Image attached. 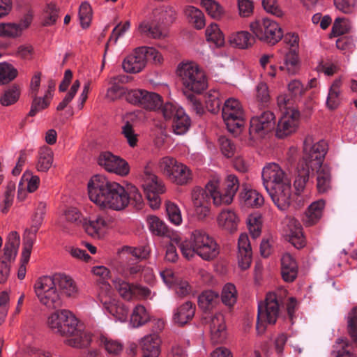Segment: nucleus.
Returning a JSON list of instances; mask_svg holds the SVG:
<instances>
[{
	"label": "nucleus",
	"mask_w": 357,
	"mask_h": 357,
	"mask_svg": "<svg viewBox=\"0 0 357 357\" xmlns=\"http://www.w3.org/2000/svg\"><path fill=\"white\" fill-rule=\"evenodd\" d=\"M89 196L91 202L104 209L121 211L129 204L130 199L135 207L141 208L142 195L134 185L128 188V192L119 183L109 181L102 175H95L88 183Z\"/></svg>",
	"instance_id": "1"
},
{
	"label": "nucleus",
	"mask_w": 357,
	"mask_h": 357,
	"mask_svg": "<svg viewBox=\"0 0 357 357\" xmlns=\"http://www.w3.org/2000/svg\"><path fill=\"white\" fill-rule=\"evenodd\" d=\"M328 151V144L324 140L316 143L312 136H307L303 142V155L297 166V176L294 185L296 193L304 192L309 181L310 173L324 160Z\"/></svg>",
	"instance_id": "2"
},
{
	"label": "nucleus",
	"mask_w": 357,
	"mask_h": 357,
	"mask_svg": "<svg viewBox=\"0 0 357 357\" xmlns=\"http://www.w3.org/2000/svg\"><path fill=\"white\" fill-rule=\"evenodd\" d=\"M179 248L183 256L188 260L197 255L204 260L211 261L219 254V247L216 242L201 229L192 231L190 236L180 243Z\"/></svg>",
	"instance_id": "3"
},
{
	"label": "nucleus",
	"mask_w": 357,
	"mask_h": 357,
	"mask_svg": "<svg viewBox=\"0 0 357 357\" xmlns=\"http://www.w3.org/2000/svg\"><path fill=\"white\" fill-rule=\"evenodd\" d=\"M176 74L188 91L200 94L208 87L204 71L195 63H181L177 67Z\"/></svg>",
	"instance_id": "4"
},
{
	"label": "nucleus",
	"mask_w": 357,
	"mask_h": 357,
	"mask_svg": "<svg viewBox=\"0 0 357 357\" xmlns=\"http://www.w3.org/2000/svg\"><path fill=\"white\" fill-rule=\"evenodd\" d=\"M158 168L171 182L176 185H185L192 181L191 169L174 158L169 156L162 158L158 162Z\"/></svg>",
	"instance_id": "5"
},
{
	"label": "nucleus",
	"mask_w": 357,
	"mask_h": 357,
	"mask_svg": "<svg viewBox=\"0 0 357 357\" xmlns=\"http://www.w3.org/2000/svg\"><path fill=\"white\" fill-rule=\"evenodd\" d=\"M33 287L39 302L47 309L54 310L62 306L61 295L57 288L54 286L50 276L38 278Z\"/></svg>",
	"instance_id": "6"
},
{
	"label": "nucleus",
	"mask_w": 357,
	"mask_h": 357,
	"mask_svg": "<svg viewBox=\"0 0 357 357\" xmlns=\"http://www.w3.org/2000/svg\"><path fill=\"white\" fill-rule=\"evenodd\" d=\"M280 314V301L275 293L266 294L264 302L258 305V314L256 329L258 333L266 330L265 323L275 324Z\"/></svg>",
	"instance_id": "7"
},
{
	"label": "nucleus",
	"mask_w": 357,
	"mask_h": 357,
	"mask_svg": "<svg viewBox=\"0 0 357 357\" xmlns=\"http://www.w3.org/2000/svg\"><path fill=\"white\" fill-rule=\"evenodd\" d=\"M250 29L259 40L272 45L280 41L283 36L279 24L268 18L252 22Z\"/></svg>",
	"instance_id": "8"
},
{
	"label": "nucleus",
	"mask_w": 357,
	"mask_h": 357,
	"mask_svg": "<svg viewBox=\"0 0 357 357\" xmlns=\"http://www.w3.org/2000/svg\"><path fill=\"white\" fill-rule=\"evenodd\" d=\"M141 185L151 208H158L161 203L159 195L165 192V186L162 179L152 173L149 168L145 167Z\"/></svg>",
	"instance_id": "9"
},
{
	"label": "nucleus",
	"mask_w": 357,
	"mask_h": 357,
	"mask_svg": "<svg viewBox=\"0 0 357 357\" xmlns=\"http://www.w3.org/2000/svg\"><path fill=\"white\" fill-rule=\"evenodd\" d=\"M47 324L54 333L67 336L75 331L78 321L71 312L61 310L56 311L49 317Z\"/></svg>",
	"instance_id": "10"
},
{
	"label": "nucleus",
	"mask_w": 357,
	"mask_h": 357,
	"mask_svg": "<svg viewBox=\"0 0 357 357\" xmlns=\"http://www.w3.org/2000/svg\"><path fill=\"white\" fill-rule=\"evenodd\" d=\"M222 119L229 131L234 132L244 123V112L241 102L235 98L227 99L222 110Z\"/></svg>",
	"instance_id": "11"
},
{
	"label": "nucleus",
	"mask_w": 357,
	"mask_h": 357,
	"mask_svg": "<svg viewBox=\"0 0 357 357\" xmlns=\"http://www.w3.org/2000/svg\"><path fill=\"white\" fill-rule=\"evenodd\" d=\"M126 100L146 110H155L162 105V97L154 92L143 89L129 91L126 94Z\"/></svg>",
	"instance_id": "12"
},
{
	"label": "nucleus",
	"mask_w": 357,
	"mask_h": 357,
	"mask_svg": "<svg viewBox=\"0 0 357 357\" xmlns=\"http://www.w3.org/2000/svg\"><path fill=\"white\" fill-rule=\"evenodd\" d=\"M275 117L271 111H265L250 119L249 133L253 138L263 137L273 130Z\"/></svg>",
	"instance_id": "13"
},
{
	"label": "nucleus",
	"mask_w": 357,
	"mask_h": 357,
	"mask_svg": "<svg viewBox=\"0 0 357 357\" xmlns=\"http://www.w3.org/2000/svg\"><path fill=\"white\" fill-rule=\"evenodd\" d=\"M98 165L107 172L125 176L130 172L129 164L123 158L111 152H102L98 158Z\"/></svg>",
	"instance_id": "14"
},
{
	"label": "nucleus",
	"mask_w": 357,
	"mask_h": 357,
	"mask_svg": "<svg viewBox=\"0 0 357 357\" xmlns=\"http://www.w3.org/2000/svg\"><path fill=\"white\" fill-rule=\"evenodd\" d=\"M266 191L280 210L284 211L290 206L292 192L290 179L269 188Z\"/></svg>",
	"instance_id": "15"
},
{
	"label": "nucleus",
	"mask_w": 357,
	"mask_h": 357,
	"mask_svg": "<svg viewBox=\"0 0 357 357\" xmlns=\"http://www.w3.org/2000/svg\"><path fill=\"white\" fill-rule=\"evenodd\" d=\"M300 112L298 109H290L284 112L282 116L278 123L276 136L284 138L295 132L300 123Z\"/></svg>",
	"instance_id": "16"
},
{
	"label": "nucleus",
	"mask_w": 357,
	"mask_h": 357,
	"mask_svg": "<svg viewBox=\"0 0 357 357\" xmlns=\"http://www.w3.org/2000/svg\"><path fill=\"white\" fill-rule=\"evenodd\" d=\"M114 287L120 296L126 301L136 298H147L151 294V290L138 284H130L121 279L114 281Z\"/></svg>",
	"instance_id": "17"
},
{
	"label": "nucleus",
	"mask_w": 357,
	"mask_h": 357,
	"mask_svg": "<svg viewBox=\"0 0 357 357\" xmlns=\"http://www.w3.org/2000/svg\"><path fill=\"white\" fill-rule=\"evenodd\" d=\"M284 235L285 239L297 249H301L305 245L302 226L294 218L289 217L286 219Z\"/></svg>",
	"instance_id": "18"
},
{
	"label": "nucleus",
	"mask_w": 357,
	"mask_h": 357,
	"mask_svg": "<svg viewBox=\"0 0 357 357\" xmlns=\"http://www.w3.org/2000/svg\"><path fill=\"white\" fill-rule=\"evenodd\" d=\"M261 176L266 190L289 180L285 172L275 162L268 163L264 167Z\"/></svg>",
	"instance_id": "19"
},
{
	"label": "nucleus",
	"mask_w": 357,
	"mask_h": 357,
	"mask_svg": "<svg viewBox=\"0 0 357 357\" xmlns=\"http://www.w3.org/2000/svg\"><path fill=\"white\" fill-rule=\"evenodd\" d=\"M111 294L112 291H109V294L98 293L99 300L112 316L116 320L123 322L128 318V308L121 302L112 299Z\"/></svg>",
	"instance_id": "20"
},
{
	"label": "nucleus",
	"mask_w": 357,
	"mask_h": 357,
	"mask_svg": "<svg viewBox=\"0 0 357 357\" xmlns=\"http://www.w3.org/2000/svg\"><path fill=\"white\" fill-rule=\"evenodd\" d=\"M43 221V218L33 215L31 218V224L29 228L25 229L23 236V259L26 262L31 253L33 243L36 238V234Z\"/></svg>",
	"instance_id": "21"
},
{
	"label": "nucleus",
	"mask_w": 357,
	"mask_h": 357,
	"mask_svg": "<svg viewBox=\"0 0 357 357\" xmlns=\"http://www.w3.org/2000/svg\"><path fill=\"white\" fill-rule=\"evenodd\" d=\"M144 50V47H137L124 59L122 68L125 72L135 74L141 72L145 68L146 62L143 52Z\"/></svg>",
	"instance_id": "22"
},
{
	"label": "nucleus",
	"mask_w": 357,
	"mask_h": 357,
	"mask_svg": "<svg viewBox=\"0 0 357 357\" xmlns=\"http://www.w3.org/2000/svg\"><path fill=\"white\" fill-rule=\"evenodd\" d=\"M220 178L213 177L206 185V190L213 199L215 206L229 205L232 203L233 199L223 188H220Z\"/></svg>",
	"instance_id": "23"
},
{
	"label": "nucleus",
	"mask_w": 357,
	"mask_h": 357,
	"mask_svg": "<svg viewBox=\"0 0 357 357\" xmlns=\"http://www.w3.org/2000/svg\"><path fill=\"white\" fill-rule=\"evenodd\" d=\"M82 227L88 235L99 238L108 227V221L104 216L98 215L89 219L84 218Z\"/></svg>",
	"instance_id": "24"
},
{
	"label": "nucleus",
	"mask_w": 357,
	"mask_h": 357,
	"mask_svg": "<svg viewBox=\"0 0 357 357\" xmlns=\"http://www.w3.org/2000/svg\"><path fill=\"white\" fill-rule=\"evenodd\" d=\"M160 344L161 340L158 334L145 335L139 342L142 357H158L161 351Z\"/></svg>",
	"instance_id": "25"
},
{
	"label": "nucleus",
	"mask_w": 357,
	"mask_h": 357,
	"mask_svg": "<svg viewBox=\"0 0 357 357\" xmlns=\"http://www.w3.org/2000/svg\"><path fill=\"white\" fill-rule=\"evenodd\" d=\"M238 261L241 269L248 268L252 262V248L248 236L241 234L238 241Z\"/></svg>",
	"instance_id": "26"
},
{
	"label": "nucleus",
	"mask_w": 357,
	"mask_h": 357,
	"mask_svg": "<svg viewBox=\"0 0 357 357\" xmlns=\"http://www.w3.org/2000/svg\"><path fill=\"white\" fill-rule=\"evenodd\" d=\"M316 186L319 193H327L332 189V174L331 168L323 165V162L315 169Z\"/></svg>",
	"instance_id": "27"
},
{
	"label": "nucleus",
	"mask_w": 357,
	"mask_h": 357,
	"mask_svg": "<svg viewBox=\"0 0 357 357\" xmlns=\"http://www.w3.org/2000/svg\"><path fill=\"white\" fill-rule=\"evenodd\" d=\"M211 340L215 343H222L226 338V326L222 314L216 313L211 316L209 321Z\"/></svg>",
	"instance_id": "28"
},
{
	"label": "nucleus",
	"mask_w": 357,
	"mask_h": 357,
	"mask_svg": "<svg viewBox=\"0 0 357 357\" xmlns=\"http://www.w3.org/2000/svg\"><path fill=\"white\" fill-rule=\"evenodd\" d=\"M50 277L52 278L54 286L55 287L58 286L67 296H75L77 294V287L69 275L63 273H55Z\"/></svg>",
	"instance_id": "29"
},
{
	"label": "nucleus",
	"mask_w": 357,
	"mask_h": 357,
	"mask_svg": "<svg viewBox=\"0 0 357 357\" xmlns=\"http://www.w3.org/2000/svg\"><path fill=\"white\" fill-rule=\"evenodd\" d=\"M298 265L289 253L282 255L281 259V275L286 282H294L298 276Z\"/></svg>",
	"instance_id": "30"
},
{
	"label": "nucleus",
	"mask_w": 357,
	"mask_h": 357,
	"mask_svg": "<svg viewBox=\"0 0 357 357\" xmlns=\"http://www.w3.org/2000/svg\"><path fill=\"white\" fill-rule=\"evenodd\" d=\"M239 221L236 213L231 209L222 210L217 218L218 226L229 233H234L237 230Z\"/></svg>",
	"instance_id": "31"
},
{
	"label": "nucleus",
	"mask_w": 357,
	"mask_h": 357,
	"mask_svg": "<svg viewBox=\"0 0 357 357\" xmlns=\"http://www.w3.org/2000/svg\"><path fill=\"white\" fill-rule=\"evenodd\" d=\"M196 307L191 301H186L179 305L174 311V321L179 326H183L192 319Z\"/></svg>",
	"instance_id": "32"
},
{
	"label": "nucleus",
	"mask_w": 357,
	"mask_h": 357,
	"mask_svg": "<svg viewBox=\"0 0 357 357\" xmlns=\"http://www.w3.org/2000/svg\"><path fill=\"white\" fill-rule=\"evenodd\" d=\"M65 222L61 227L63 231L70 232L74 229L83 225L84 218L81 212L76 208H67L63 213Z\"/></svg>",
	"instance_id": "33"
},
{
	"label": "nucleus",
	"mask_w": 357,
	"mask_h": 357,
	"mask_svg": "<svg viewBox=\"0 0 357 357\" xmlns=\"http://www.w3.org/2000/svg\"><path fill=\"white\" fill-rule=\"evenodd\" d=\"M325 206L324 200H319L312 203L305 213L303 218L304 225L310 227L316 224L322 217L323 210Z\"/></svg>",
	"instance_id": "34"
},
{
	"label": "nucleus",
	"mask_w": 357,
	"mask_h": 357,
	"mask_svg": "<svg viewBox=\"0 0 357 357\" xmlns=\"http://www.w3.org/2000/svg\"><path fill=\"white\" fill-rule=\"evenodd\" d=\"M68 338L66 342L68 345L77 348L88 347L91 342V335L89 333L82 331L75 326V331L67 335Z\"/></svg>",
	"instance_id": "35"
},
{
	"label": "nucleus",
	"mask_w": 357,
	"mask_h": 357,
	"mask_svg": "<svg viewBox=\"0 0 357 357\" xmlns=\"http://www.w3.org/2000/svg\"><path fill=\"white\" fill-rule=\"evenodd\" d=\"M342 80L340 78L333 81L331 86L326 100V106L331 110H334L338 107L341 102V88Z\"/></svg>",
	"instance_id": "36"
},
{
	"label": "nucleus",
	"mask_w": 357,
	"mask_h": 357,
	"mask_svg": "<svg viewBox=\"0 0 357 357\" xmlns=\"http://www.w3.org/2000/svg\"><path fill=\"white\" fill-rule=\"evenodd\" d=\"M20 236L16 231H12L9 234L3 248V256L6 259L10 261L15 259L20 246Z\"/></svg>",
	"instance_id": "37"
},
{
	"label": "nucleus",
	"mask_w": 357,
	"mask_h": 357,
	"mask_svg": "<svg viewBox=\"0 0 357 357\" xmlns=\"http://www.w3.org/2000/svg\"><path fill=\"white\" fill-rule=\"evenodd\" d=\"M298 56L296 49H290L284 54L283 65L279 67L281 71L294 75L298 70Z\"/></svg>",
	"instance_id": "38"
},
{
	"label": "nucleus",
	"mask_w": 357,
	"mask_h": 357,
	"mask_svg": "<svg viewBox=\"0 0 357 357\" xmlns=\"http://www.w3.org/2000/svg\"><path fill=\"white\" fill-rule=\"evenodd\" d=\"M229 43L234 47L246 49L254 44L255 38L248 31H241L230 36Z\"/></svg>",
	"instance_id": "39"
},
{
	"label": "nucleus",
	"mask_w": 357,
	"mask_h": 357,
	"mask_svg": "<svg viewBox=\"0 0 357 357\" xmlns=\"http://www.w3.org/2000/svg\"><path fill=\"white\" fill-rule=\"evenodd\" d=\"M218 301V293L212 290L204 291L198 297V305L204 311L212 310Z\"/></svg>",
	"instance_id": "40"
},
{
	"label": "nucleus",
	"mask_w": 357,
	"mask_h": 357,
	"mask_svg": "<svg viewBox=\"0 0 357 357\" xmlns=\"http://www.w3.org/2000/svg\"><path fill=\"white\" fill-rule=\"evenodd\" d=\"M54 160V153L47 146H43L38 152L36 168L40 172H46L52 167Z\"/></svg>",
	"instance_id": "41"
},
{
	"label": "nucleus",
	"mask_w": 357,
	"mask_h": 357,
	"mask_svg": "<svg viewBox=\"0 0 357 357\" xmlns=\"http://www.w3.org/2000/svg\"><path fill=\"white\" fill-rule=\"evenodd\" d=\"M20 95V86L14 84L3 91L0 97V104L4 107L13 105L18 101Z\"/></svg>",
	"instance_id": "42"
},
{
	"label": "nucleus",
	"mask_w": 357,
	"mask_h": 357,
	"mask_svg": "<svg viewBox=\"0 0 357 357\" xmlns=\"http://www.w3.org/2000/svg\"><path fill=\"white\" fill-rule=\"evenodd\" d=\"M172 128L175 134H185L190 126V119L183 109H178L177 116L172 120Z\"/></svg>",
	"instance_id": "43"
},
{
	"label": "nucleus",
	"mask_w": 357,
	"mask_h": 357,
	"mask_svg": "<svg viewBox=\"0 0 357 357\" xmlns=\"http://www.w3.org/2000/svg\"><path fill=\"white\" fill-rule=\"evenodd\" d=\"M139 31L142 35L155 39H160L166 36L165 31L153 22H142L139 26Z\"/></svg>",
	"instance_id": "44"
},
{
	"label": "nucleus",
	"mask_w": 357,
	"mask_h": 357,
	"mask_svg": "<svg viewBox=\"0 0 357 357\" xmlns=\"http://www.w3.org/2000/svg\"><path fill=\"white\" fill-rule=\"evenodd\" d=\"M91 272L94 275L99 278L100 283L102 284L99 293L109 294L111 286L107 280L110 278V271L104 266H96L92 268Z\"/></svg>",
	"instance_id": "45"
},
{
	"label": "nucleus",
	"mask_w": 357,
	"mask_h": 357,
	"mask_svg": "<svg viewBox=\"0 0 357 357\" xmlns=\"http://www.w3.org/2000/svg\"><path fill=\"white\" fill-rule=\"evenodd\" d=\"M98 342L99 345L102 347L110 354L117 355L123 350V345L119 341L104 334L99 335Z\"/></svg>",
	"instance_id": "46"
},
{
	"label": "nucleus",
	"mask_w": 357,
	"mask_h": 357,
	"mask_svg": "<svg viewBox=\"0 0 357 357\" xmlns=\"http://www.w3.org/2000/svg\"><path fill=\"white\" fill-rule=\"evenodd\" d=\"M185 13L189 22L197 29L205 26V17L203 13L197 8L188 6L185 9Z\"/></svg>",
	"instance_id": "47"
},
{
	"label": "nucleus",
	"mask_w": 357,
	"mask_h": 357,
	"mask_svg": "<svg viewBox=\"0 0 357 357\" xmlns=\"http://www.w3.org/2000/svg\"><path fill=\"white\" fill-rule=\"evenodd\" d=\"M150 320V315L144 306L137 305L134 309L130 317V323L134 327L141 326Z\"/></svg>",
	"instance_id": "48"
},
{
	"label": "nucleus",
	"mask_w": 357,
	"mask_h": 357,
	"mask_svg": "<svg viewBox=\"0 0 357 357\" xmlns=\"http://www.w3.org/2000/svg\"><path fill=\"white\" fill-rule=\"evenodd\" d=\"M241 199L247 206L259 207L264 204L263 196L255 190H248L241 192Z\"/></svg>",
	"instance_id": "49"
},
{
	"label": "nucleus",
	"mask_w": 357,
	"mask_h": 357,
	"mask_svg": "<svg viewBox=\"0 0 357 357\" xmlns=\"http://www.w3.org/2000/svg\"><path fill=\"white\" fill-rule=\"evenodd\" d=\"M32 102L30 111L28 114L29 116H34L36 114L47 109L51 102L52 99L44 95L43 97L38 96V94L31 95Z\"/></svg>",
	"instance_id": "50"
},
{
	"label": "nucleus",
	"mask_w": 357,
	"mask_h": 357,
	"mask_svg": "<svg viewBox=\"0 0 357 357\" xmlns=\"http://www.w3.org/2000/svg\"><path fill=\"white\" fill-rule=\"evenodd\" d=\"M206 37L208 42H211L216 47H222L225 44V38L216 24H211L206 29Z\"/></svg>",
	"instance_id": "51"
},
{
	"label": "nucleus",
	"mask_w": 357,
	"mask_h": 357,
	"mask_svg": "<svg viewBox=\"0 0 357 357\" xmlns=\"http://www.w3.org/2000/svg\"><path fill=\"white\" fill-rule=\"evenodd\" d=\"M209 194L206 190L199 187H195L191 192V200L193 207L202 206H211Z\"/></svg>",
	"instance_id": "52"
},
{
	"label": "nucleus",
	"mask_w": 357,
	"mask_h": 357,
	"mask_svg": "<svg viewBox=\"0 0 357 357\" xmlns=\"http://www.w3.org/2000/svg\"><path fill=\"white\" fill-rule=\"evenodd\" d=\"M147 222L150 231L157 236H166L169 233V230L166 225L155 215L147 217Z\"/></svg>",
	"instance_id": "53"
},
{
	"label": "nucleus",
	"mask_w": 357,
	"mask_h": 357,
	"mask_svg": "<svg viewBox=\"0 0 357 357\" xmlns=\"http://www.w3.org/2000/svg\"><path fill=\"white\" fill-rule=\"evenodd\" d=\"M205 105L206 109L211 113L219 112L221 100L220 99V93L217 90H210L205 95Z\"/></svg>",
	"instance_id": "54"
},
{
	"label": "nucleus",
	"mask_w": 357,
	"mask_h": 357,
	"mask_svg": "<svg viewBox=\"0 0 357 357\" xmlns=\"http://www.w3.org/2000/svg\"><path fill=\"white\" fill-rule=\"evenodd\" d=\"M222 302L227 306L231 307L236 303L237 291L236 287L231 283L226 284L221 294Z\"/></svg>",
	"instance_id": "55"
},
{
	"label": "nucleus",
	"mask_w": 357,
	"mask_h": 357,
	"mask_svg": "<svg viewBox=\"0 0 357 357\" xmlns=\"http://www.w3.org/2000/svg\"><path fill=\"white\" fill-rule=\"evenodd\" d=\"M17 70L11 64L0 63V84H6L13 81L17 76Z\"/></svg>",
	"instance_id": "56"
},
{
	"label": "nucleus",
	"mask_w": 357,
	"mask_h": 357,
	"mask_svg": "<svg viewBox=\"0 0 357 357\" xmlns=\"http://www.w3.org/2000/svg\"><path fill=\"white\" fill-rule=\"evenodd\" d=\"M20 36H21V29L19 26H17V23H0L1 38H16Z\"/></svg>",
	"instance_id": "57"
},
{
	"label": "nucleus",
	"mask_w": 357,
	"mask_h": 357,
	"mask_svg": "<svg viewBox=\"0 0 357 357\" xmlns=\"http://www.w3.org/2000/svg\"><path fill=\"white\" fill-rule=\"evenodd\" d=\"M201 5L208 14L214 19H219L224 13L223 8L214 0H201Z\"/></svg>",
	"instance_id": "58"
},
{
	"label": "nucleus",
	"mask_w": 357,
	"mask_h": 357,
	"mask_svg": "<svg viewBox=\"0 0 357 357\" xmlns=\"http://www.w3.org/2000/svg\"><path fill=\"white\" fill-rule=\"evenodd\" d=\"M155 20L163 24L172 23L176 16V13L171 7L162 8L154 12Z\"/></svg>",
	"instance_id": "59"
},
{
	"label": "nucleus",
	"mask_w": 357,
	"mask_h": 357,
	"mask_svg": "<svg viewBox=\"0 0 357 357\" xmlns=\"http://www.w3.org/2000/svg\"><path fill=\"white\" fill-rule=\"evenodd\" d=\"M92 15V9L90 4L87 2H83L79 9L80 24L83 29H86L90 26Z\"/></svg>",
	"instance_id": "60"
},
{
	"label": "nucleus",
	"mask_w": 357,
	"mask_h": 357,
	"mask_svg": "<svg viewBox=\"0 0 357 357\" xmlns=\"http://www.w3.org/2000/svg\"><path fill=\"white\" fill-rule=\"evenodd\" d=\"M248 226L252 237H259L261 232V216L258 214L250 215L248 218Z\"/></svg>",
	"instance_id": "61"
},
{
	"label": "nucleus",
	"mask_w": 357,
	"mask_h": 357,
	"mask_svg": "<svg viewBox=\"0 0 357 357\" xmlns=\"http://www.w3.org/2000/svg\"><path fill=\"white\" fill-rule=\"evenodd\" d=\"M239 181L234 174L228 175L223 183V189L234 200V197L239 188Z\"/></svg>",
	"instance_id": "62"
},
{
	"label": "nucleus",
	"mask_w": 357,
	"mask_h": 357,
	"mask_svg": "<svg viewBox=\"0 0 357 357\" xmlns=\"http://www.w3.org/2000/svg\"><path fill=\"white\" fill-rule=\"evenodd\" d=\"M337 10L344 14L354 13L357 8V0H334Z\"/></svg>",
	"instance_id": "63"
},
{
	"label": "nucleus",
	"mask_w": 357,
	"mask_h": 357,
	"mask_svg": "<svg viewBox=\"0 0 357 357\" xmlns=\"http://www.w3.org/2000/svg\"><path fill=\"white\" fill-rule=\"evenodd\" d=\"M166 211L169 220L176 225H179L182 222L181 211L174 203L168 202L166 203Z\"/></svg>",
	"instance_id": "64"
}]
</instances>
